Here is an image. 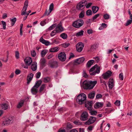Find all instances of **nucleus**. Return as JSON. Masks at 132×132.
Returning a JSON list of instances; mask_svg holds the SVG:
<instances>
[{"label": "nucleus", "mask_w": 132, "mask_h": 132, "mask_svg": "<svg viewBox=\"0 0 132 132\" xmlns=\"http://www.w3.org/2000/svg\"><path fill=\"white\" fill-rule=\"evenodd\" d=\"M100 72V67L96 64L91 68L89 70V73L90 75H95L98 74Z\"/></svg>", "instance_id": "f03ea898"}, {"label": "nucleus", "mask_w": 132, "mask_h": 132, "mask_svg": "<svg viewBox=\"0 0 132 132\" xmlns=\"http://www.w3.org/2000/svg\"><path fill=\"white\" fill-rule=\"evenodd\" d=\"M37 64L36 62H34L31 65V68L34 71L36 70L37 68Z\"/></svg>", "instance_id": "a211bd4d"}, {"label": "nucleus", "mask_w": 132, "mask_h": 132, "mask_svg": "<svg viewBox=\"0 0 132 132\" xmlns=\"http://www.w3.org/2000/svg\"><path fill=\"white\" fill-rule=\"evenodd\" d=\"M92 101H87V102H86L85 103V104H87V105H92Z\"/></svg>", "instance_id": "0e129e2a"}, {"label": "nucleus", "mask_w": 132, "mask_h": 132, "mask_svg": "<svg viewBox=\"0 0 132 132\" xmlns=\"http://www.w3.org/2000/svg\"><path fill=\"white\" fill-rule=\"evenodd\" d=\"M59 50V48L58 47H56L51 48L50 51L51 52H55L58 51Z\"/></svg>", "instance_id": "bb28decb"}, {"label": "nucleus", "mask_w": 132, "mask_h": 132, "mask_svg": "<svg viewBox=\"0 0 132 132\" xmlns=\"http://www.w3.org/2000/svg\"><path fill=\"white\" fill-rule=\"evenodd\" d=\"M102 97V95L99 94H97L96 96V97L97 99H99L100 98H101Z\"/></svg>", "instance_id": "69168bd1"}, {"label": "nucleus", "mask_w": 132, "mask_h": 132, "mask_svg": "<svg viewBox=\"0 0 132 132\" xmlns=\"http://www.w3.org/2000/svg\"><path fill=\"white\" fill-rule=\"evenodd\" d=\"M58 57L60 61L62 62L64 61L66 59L65 54L64 52H61L58 54Z\"/></svg>", "instance_id": "6e6552de"}, {"label": "nucleus", "mask_w": 132, "mask_h": 132, "mask_svg": "<svg viewBox=\"0 0 132 132\" xmlns=\"http://www.w3.org/2000/svg\"><path fill=\"white\" fill-rule=\"evenodd\" d=\"M94 61L93 60H90L87 63V66L88 67H90L94 62Z\"/></svg>", "instance_id": "cd10ccee"}, {"label": "nucleus", "mask_w": 132, "mask_h": 132, "mask_svg": "<svg viewBox=\"0 0 132 132\" xmlns=\"http://www.w3.org/2000/svg\"><path fill=\"white\" fill-rule=\"evenodd\" d=\"M93 31L91 29H89L87 30V32L89 34H92L93 33Z\"/></svg>", "instance_id": "5fc2aeb1"}, {"label": "nucleus", "mask_w": 132, "mask_h": 132, "mask_svg": "<svg viewBox=\"0 0 132 132\" xmlns=\"http://www.w3.org/2000/svg\"><path fill=\"white\" fill-rule=\"evenodd\" d=\"M60 36L63 39H65L67 37V34L65 33H62L60 35Z\"/></svg>", "instance_id": "c9c22d12"}, {"label": "nucleus", "mask_w": 132, "mask_h": 132, "mask_svg": "<svg viewBox=\"0 0 132 132\" xmlns=\"http://www.w3.org/2000/svg\"><path fill=\"white\" fill-rule=\"evenodd\" d=\"M92 12L90 10H88L86 11V14L87 15H92Z\"/></svg>", "instance_id": "ea45409f"}, {"label": "nucleus", "mask_w": 132, "mask_h": 132, "mask_svg": "<svg viewBox=\"0 0 132 132\" xmlns=\"http://www.w3.org/2000/svg\"><path fill=\"white\" fill-rule=\"evenodd\" d=\"M61 45L64 47L66 48L68 46L70 45V44L69 43H64L62 44Z\"/></svg>", "instance_id": "603ef678"}, {"label": "nucleus", "mask_w": 132, "mask_h": 132, "mask_svg": "<svg viewBox=\"0 0 132 132\" xmlns=\"http://www.w3.org/2000/svg\"><path fill=\"white\" fill-rule=\"evenodd\" d=\"M99 14H97L95 15L92 18V19H91V20L92 21H93L95 19H96L99 16Z\"/></svg>", "instance_id": "8fccbe9b"}, {"label": "nucleus", "mask_w": 132, "mask_h": 132, "mask_svg": "<svg viewBox=\"0 0 132 132\" xmlns=\"http://www.w3.org/2000/svg\"><path fill=\"white\" fill-rule=\"evenodd\" d=\"M56 26V25L55 24H53L48 28V29L50 30H52Z\"/></svg>", "instance_id": "864d4df0"}, {"label": "nucleus", "mask_w": 132, "mask_h": 132, "mask_svg": "<svg viewBox=\"0 0 132 132\" xmlns=\"http://www.w3.org/2000/svg\"><path fill=\"white\" fill-rule=\"evenodd\" d=\"M53 7L54 4L53 3H52L50 5L49 9V12L47 13V11H46L45 13V14H46L47 16L48 15L53 9Z\"/></svg>", "instance_id": "412c9836"}, {"label": "nucleus", "mask_w": 132, "mask_h": 132, "mask_svg": "<svg viewBox=\"0 0 132 132\" xmlns=\"http://www.w3.org/2000/svg\"><path fill=\"white\" fill-rule=\"evenodd\" d=\"M46 62V60L44 58L41 59L40 61V63L41 65L43 67H44L45 66V63Z\"/></svg>", "instance_id": "b1692460"}, {"label": "nucleus", "mask_w": 132, "mask_h": 132, "mask_svg": "<svg viewBox=\"0 0 132 132\" xmlns=\"http://www.w3.org/2000/svg\"><path fill=\"white\" fill-rule=\"evenodd\" d=\"M84 22L82 19H78L74 22L72 24L73 26L76 28H79L83 24Z\"/></svg>", "instance_id": "423d86ee"}, {"label": "nucleus", "mask_w": 132, "mask_h": 132, "mask_svg": "<svg viewBox=\"0 0 132 132\" xmlns=\"http://www.w3.org/2000/svg\"><path fill=\"white\" fill-rule=\"evenodd\" d=\"M97 83L96 81H88L85 80L83 82L82 85L84 89H92Z\"/></svg>", "instance_id": "f257e3e1"}, {"label": "nucleus", "mask_w": 132, "mask_h": 132, "mask_svg": "<svg viewBox=\"0 0 132 132\" xmlns=\"http://www.w3.org/2000/svg\"><path fill=\"white\" fill-rule=\"evenodd\" d=\"M84 5L82 4V3L80 2L77 5L76 8L79 10H81L84 8Z\"/></svg>", "instance_id": "6ab92c4d"}, {"label": "nucleus", "mask_w": 132, "mask_h": 132, "mask_svg": "<svg viewBox=\"0 0 132 132\" xmlns=\"http://www.w3.org/2000/svg\"><path fill=\"white\" fill-rule=\"evenodd\" d=\"M132 22V20H128L126 23V26H128V25L130 24Z\"/></svg>", "instance_id": "de8ad7c7"}, {"label": "nucleus", "mask_w": 132, "mask_h": 132, "mask_svg": "<svg viewBox=\"0 0 132 132\" xmlns=\"http://www.w3.org/2000/svg\"><path fill=\"white\" fill-rule=\"evenodd\" d=\"M93 58L97 62H98L100 61V59L98 56H95L93 57Z\"/></svg>", "instance_id": "6e6d98bb"}, {"label": "nucleus", "mask_w": 132, "mask_h": 132, "mask_svg": "<svg viewBox=\"0 0 132 132\" xmlns=\"http://www.w3.org/2000/svg\"><path fill=\"white\" fill-rule=\"evenodd\" d=\"M73 126L69 122H68L67 125V126L65 128V129L67 130L70 129L72 128Z\"/></svg>", "instance_id": "473e14b6"}, {"label": "nucleus", "mask_w": 132, "mask_h": 132, "mask_svg": "<svg viewBox=\"0 0 132 132\" xmlns=\"http://www.w3.org/2000/svg\"><path fill=\"white\" fill-rule=\"evenodd\" d=\"M56 33L57 32V31H56V30H53L52 31L50 34L51 36L52 37L54 36L56 34Z\"/></svg>", "instance_id": "c03bdc74"}, {"label": "nucleus", "mask_w": 132, "mask_h": 132, "mask_svg": "<svg viewBox=\"0 0 132 132\" xmlns=\"http://www.w3.org/2000/svg\"><path fill=\"white\" fill-rule=\"evenodd\" d=\"M76 46L77 51L80 52L82 50L84 46V44L81 42H79L76 45Z\"/></svg>", "instance_id": "1a4fd4ad"}, {"label": "nucleus", "mask_w": 132, "mask_h": 132, "mask_svg": "<svg viewBox=\"0 0 132 132\" xmlns=\"http://www.w3.org/2000/svg\"><path fill=\"white\" fill-rule=\"evenodd\" d=\"M119 78L121 80H123V77L122 73H121L119 75Z\"/></svg>", "instance_id": "052dcab7"}, {"label": "nucleus", "mask_w": 132, "mask_h": 132, "mask_svg": "<svg viewBox=\"0 0 132 132\" xmlns=\"http://www.w3.org/2000/svg\"><path fill=\"white\" fill-rule=\"evenodd\" d=\"M6 119L8 121V122L9 124L10 123H12L13 121V117H9L7 119Z\"/></svg>", "instance_id": "f704fd0d"}, {"label": "nucleus", "mask_w": 132, "mask_h": 132, "mask_svg": "<svg viewBox=\"0 0 132 132\" xmlns=\"http://www.w3.org/2000/svg\"><path fill=\"white\" fill-rule=\"evenodd\" d=\"M48 52V50L46 49H44L41 52V55L42 57H43L45 56L46 54Z\"/></svg>", "instance_id": "c756f323"}, {"label": "nucleus", "mask_w": 132, "mask_h": 132, "mask_svg": "<svg viewBox=\"0 0 132 132\" xmlns=\"http://www.w3.org/2000/svg\"><path fill=\"white\" fill-rule=\"evenodd\" d=\"M27 9L23 8L21 11V15H25L26 14V11Z\"/></svg>", "instance_id": "37998d69"}, {"label": "nucleus", "mask_w": 132, "mask_h": 132, "mask_svg": "<svg viewBox=\"0 0 132 132\" xmlns=\"http://www.w3.org/2000/svg\"><path fill=\"white\" fill-rule=\"evenodd\" d=\"M24 102L23 100H21L17 105V107L18 108H20L23 105Z\"/></svg>", "instance_id": "393cba45"}, {"label": "nucleus", "mask_w": 132, "mask_h": 132, "mask_svg": "<svg viewBox=\"0 0 132 132\" xmlns=\"http://www.w3.org/2000/svg\"><path fill=\"white\" fill-rule=\"evenodd\" d=\"M15 56L16 59H18L19 58V53L17 51L15 52Z\"/></svg>", "instance_id": "680f3d73"}, {"label": "nucleus", "mask_w": 132, "mask_h": 132, "mask_svg": "<svg viewBox=\"0 0 132 132\" xmlns=\"http://www.w3.org/2000/svg\"><path fill=\"white\" fill-rule=\"evenodd\" d=\"M8 104L7 103H3L1 106L2 109L6 110L8 108Z\"/></svg>", "instance_id": "a878e982"}, {"label": "nucleus", "mask_w": 132, "mask_h": 132, "mask_svg": "<svg viewBox=\"0 0 132 132\" xmlns=\"http://www.w3.org/2000/svg\"><path fill=\"white\" fill-rule=\"evenodd\" d=\"M113 79L110 78L109 82V86L111 89H112L113 86Z\"/></svg>", "instance_id": "f3484780"}, {"label": "nucleus", "mask_w": 132, "mask_h": 132, "mask_svg": "<svg viewBox=\"0 0 132 132\" xmlns=\"http://www.w3.org/2000/svg\"><path fill=\"white\" fill-rule=\"evenodd\" d=\"M73 123L76 125H79L81 124V123L79 121H75L73 122Z\"/></svg>", "instance_id": "13d9d810"}, {"label": "nucleus", "mask_w": 132, "mask_h": 132, "mask_svg": "<svg viewBox=\"0 0 132 132\" xmlns=\"http://www.w3.org/2000/svg\"><path fill=\"white\" fill-rule=\"evenodd\" d=\"M9 124V123L8 122V121L6 120L5 119V120L2 123V126H7Z\"/></svg>", "instance_id": "72a5a7b5"}, {"label": "nucleus", "mask_w": 132, "mask_h": 132, "mask_svg": "<svg viewBox=\"0 0 132 132\" xmlns=\"http://www.w3.org/2000/svg\"><path fill=\"white\" fill-rule=\"evenodd\" d=\"M84 13L85 12L84 11H82L79 14V18H82L84 16Z\"/></svg>", "instance_id": "58836bf2"}, {"label": "nucleus", "mask_w": 132, "mask_h": 132, "mask_svg": "<svg viewBox=\"0 0 132 132\" xmlns=\"http://www.w3.org/2000/svg\"><path fill=\"white\" fill-rule=\"evenodd\" d=\"M45 87V84H42L40 87L39 92V93H41L44 89Z\"/></svg>", "instance_id": "7c9ffc66"}, {"label": "nucleus", "mask_w": 132, "mask_h": 132, "mask_svg": "<svg viewBox=\"0 0 132 132\" xmlns=\"http://www.w3.org/2000/svg\"><path fill=\"white\" fill-rule=\"evenodd\" d=\"M40 41L43 44H45L46 46H48L53 44L54 43L58 44L59 43V41L57 39H54L52 43H50L48 41L43 39V37H42L40 39Z\"/></svg>", "instance_id": "39448f33"}, {"label": "nucleus", "mask_w": 132, "mask_h": 132, "mask_svg": "<svg viewBox=\"0 0 132 132\" xmlns=\"http://www.w3.org/2000/svg\"><path fill=\"white\" fill-rule=\"evenodd\" d=\"M86 96L84 93L79 95L77 97L76 101L78 103L81 105L84 103L86 100Z\"/></svg>", "instance_id": "7ed1b4c3"}, {"label": "nucleus", "mask_w": 132, "mask_h": 132, "mask_svg": "<svg viewBox=\"0 0 132 132\" xmlns=\"http://www.w3.org/2000/svg\"><path fill=\"white\" fill-rule=\"evenodd\" d=\"M89 113L91 115H95L96 114L97 112L95 111H92L91 110L90 111Z\"/></svg>", "instance_id": "49530a36"}, {"label": "nucleus", "mask_w": 132, "mask_h": 132, "mask_svg": "<svg viewBox=\"0 0 132 132\" xmlns=\"http://www.w3.org/2000/svg\"><path fill=\"white\" fill-rule=\"evenodd\" d=\"M16 21V19L15 18H14L12 19H11L10 21L11 22V26H13L14 23H15Z\"/></svg>", "instance_id": "e433bc0d"}, {"label": "nucleus", "mask_w": 132, "mask_h": 132, "mask_svg": "<svg viewBox=\"0 0 132 132\" xmlns=\"http://www.w3.org/2000/svg\"><path fill=\"white\" fill-rule=\"evenodd\" d=\"M103 17L106 20L110 18V15L108 14H106L104 15Z\"/></svg>", "instance_id": "09e8293b"}, {"label": "nucleus", "mask_w": 132, "mask_h": 132, "mask_svg": "<svg viewBox=\"0 0 132 132\" xmlns=\"http://www.w3.org/2000/svg\"><path fill=\"white\" fill-rule=\"evenodd\" d=\"M46 19H45L44 20L41 21L40 23V24L42 26H44L47 23L46 22Z\"/></svg>", "instance_id": "a18cd8bd"}, {"label": "nucleus", "mask_w": 132, "mask_h": 132, "mask_svg": "<svg viewBox=\"0 0 132 132\" xmlns=\"http://www.w3.org/2000/svg\"><path fill=\"white\" fill-rule=\"evenodd\" d=\"M103 104L101 102H97L95 104L94 107L95 108L97 109L102 107Z\"/></svg>", "instance_id": "dca6fc26"}, {"label": "nucleus", "mask_w": 132, "mask_h": 132, "mask_svg": "<svg viewBox=\"0 0 132 132\" xmlns=\"http://www.w3.org/2000/svg\"><path fill=\"white\" fill-rule=\"evenodd\" d=\"M28 1L27 0L25 2L24 6L23 7V8L25 9H27V8L28 7Z\"/></svg>", "instance_id": "79ce46f5"}, {"label": "nucleus", "mask_w": 132, "mask_h": 132, "mask_svg": "<svg viewBox=\"0 0 132 132\" xmlns=\"http://www.w3.org/2000/svg\"><path fill=\"white\" fill-rule=\"evenodd\" d=\"M2 22L3 26V29H6V23L5 22L2 21Z\"/></svg>", "instance_id": "bf43d9fd"}, {"label": "nucleus", "mask_w": 132, "mask_h": 132, "mask_svg": "<svg viewBox=\"0 0 132 132\" xmlns=\"http://www.w3.org/2000/svg\"><path fill=\"white\" fill-rule=\"evenodd\" d=\"M50 80V78L48 77H46L44 78L43 81L45 83L47 82Z\"/></svg>", "instance_id": "4c0bfd02"}, {"label": "nucleus", "mask_w": 132, "mask_h": 132, "mask_svg": "<svg viewBox=\"0 0 132 132\" xmlns=\"http://www.w3.org/2000/svg\"><path fill=\"white\" fill-rule=\"evenodd\" d=\"M98 45L97 44H95L91 45L90 49V51H94L97 48Z\"/></svg>", "instance_id": "4be33fe9"}, {"label": "nucleus", "mask_w": 132, "mask_h": 132, "mask_svg": "<svg viewBox=\"0 0 132 132\" xmlns=\"http://www.w3.org/2000/svg\"><path fill=\"white\" fill-rule=\"evenodd\" d=\"M95 94V92L93 91L90 93L88 95V97L90 99H92L94 97Z\"/></svg>", "instance_id": "5701e85b"}, {"label": "nucleus", "mask_w": 132, "mask_h": 132, "mask_svg": "<svg viewBox=\"0 0 132 132\" xmlns=\"http://www.w3.org/2000/svg\"><path fill=\"white\" fill-rule=\"evenodd\" d=\"M88 118V114L87 112L85 111L82 113L80 117V119L82 121H85Z\"/></svg>", "instance_id": "9d476101"}, {"label": "nucleus", "mask_w": 132, "mask_h": 132, "mask_svg": "<svg viewBox=\"0 0 132 132\" xmlns=\"http://www.w3.org/2000/svg\"><path fill=\"white\" fill-rule=\"evenodd\" d=\"M24 61L27 65H29L32 63V60L31 57H27L25 58Z\"/></svg>", "instance_id": "4468645a"}, {"label": "nucleus", "mask_w": 132, "mask_h": 132, "mask_svg": "<svg viewBox=\"0 0 132 132\" xmlns=\"http://www.w3.org/2000/svg\"><path fill=\"white\" fill-rule=\"evenodd\" d=\"M84 31L83 30H81L77 33L76 36L77 37L82 36H83Z\"/></svg>", "instance_id": "2f4dec72"}, {"label": "nucleus", "mask_w": 132, "mask_h": 132, "mask_svg": "<svg viewBox=\"0 0 132 132\" xmlns=\"http://www.w3.org/2000/svg\"><path fill=\"white\" fill-rule=\"evenodd\" d=\"M8 55H7V58L6 59H5L4 58H3L1 60H2L4 62H6L8 61Z\"/></svg>", "instance_id": "774afa93"}, {"label": "nucleus", "mask_w": 132, "mask_h": 132, "mask_svg": "<svg viewBox=\"0 0 132 132\" xmlns=\"http://www.w3.org/2000/svg\"><path fill=\"white\" fill-rule=\"evenodd\" d=\"M42 83V81L39 80L37 81L35 83L34 86L31 89V91L32 93L34 95H36L38 92L37 88L39 87Z\"/></svg>", "instance_id": "20e7f679"}, {"label": "nucleus", "mask_w": 132, "mask_h": 132, "mask_svg": "<svg viewBox=\"0 0 132 132\" xmlns=\"http://www.w3.org/2000/svg\"><path fill=\"white\" fill-rule=\"evenodd\" d=\"M85 58L84 57H81L76 59L75 62L78 64H80L82 63L85 60Z\"/></svg>", "instance_id": "aec40b11"}, {"label": "nucleus", "mask_w": 132, "mask_h": 132, "mask_svg": "<svg viewBox=\"0 0 132 132\" xmlns=\"http://www.w3.org/2000/svg\"><path fill=\"white\" fill-rule=\"evenodd\" d=\"M92 105H87V104H85V107L86 108H87L88 109L89 111L92 110Z\"/></svg>", "instance_id": "a19ab883"}, {"label": "nucleus", "mask_w": 132, "mask_h": 132, "mask_svg": "<svg viewBox=\"0 0 132 132\" xmlns=\"http://www.w3.org/2000/svg\"><path fill=\"white\" fill-rule=\"evenodd\" d=\"M96 118L95 117L91 116L90 117L88 121L85 123V124L89 125L92 124L95 121Z\"/></svg>", "instance_id": "f8f14e48"}, {"label": "nucleus", "mask_w": 132, "mask_h": 132, "mask_svg": "<svg viewBox=\"0 0 132 132\" xmlns=\"http://www.w3.org/2000/svg\"><path fill=\"white\" fill-rule=\"evenodd\" d=\"M31 56L33 57H35L36 55V53L35 51L33 50V51H32L31 52Z\"/></svg>", "instance_id": "4d7b16f0"}, {"label": "nucleus", "mask_w": 132, "mask_h": 132, "mask_svg": "<svg viewBox=\"0 0 132 132\" xmlns=\"http://www.w3.org/2000/svg\"><path fill=\"white\" fill-rule=\"evenodd\" d=\"M20 72H21L20 70H19L18 69H16L15 71V73L16 75H18V74H19L20 73Z\"/></svg>", "instance_id": "338daca9"}, {"label": "nucleus", "mask_w": 132, "mask_h": 132, "mask_svg": "<svg viewBox=\"0 0 132 132\" xmlns=\"http://www.w3.org/2000/svg\"><path fill=\"white\" fill-rule=\"evenodd\" d=\"M92 9L93 13L95 14L97 12L99 8L97 6H93L92 7Z\"/></svg>", "instance_id": "c85d7f7f"}, {"label": "nucleus", "mask_w": 132, "mask_h": 132, "mask_svg": "<svg viewBox=\"0 0 132 132\" xmlns=\"http://www.w3.org/2000/svg\"><path fill=\"white\" fill-rule=\"evenodd\" d=\"M48 66L52 68H55L58 67V63L57 61L53 60H50L48 62Z\"/></svg>", "instance_id": "0eeeda50"}, {"label": "nucleus", "mask_w": 132, "mask_h": 132, "mask_svg": "<svg viewBox=\"0 0 132 132\" xmlns=\"http://www.w3.org/2000/svg\"><path fill=\"white\" fill-rule=\"evenodd\" d=\"M34 76L32 73H30L29 74L27 77V84H29L31 80Z\"/></svg>", "instance_id": "2eb2a0df"}, {"label": "nucleus", "mask_w": 132, "mask_h": 132, "mask_svg": "<svg viewBox=\"0 0 132 132\" xmlns=\"http://www.w3.org/2000/svg\"><path fill=\"white\" fill-rule=\"evenodd\" d=\"M117 106H119L120 104V102L119 100H116L114 103Z\"/></svg>", "instance_id": "3c124183"}, {"label": "nucleus", "mask_w": 132, "mask_h": 132, "mask_svg": "<svg viewBox=\"0 0 132 132\" xmlns=\"http://www.w3.org/2000/svg\"><path fill=\"white\" fill-rule=\"evenodd\" d=\"M55 30L58 33H60L63 31V28L61 24L60 23L57 25L56 27Z\"/></svg>", "instance_id": "ddd939ff"}, {"label": "nucleus", "mask_w": 132, "mask_h": 132, "mask_svg": "<svg viewBox=\"0 0 132 132\" xmlns=\"http://www.w3.org/2000/svg\"><path fill=\"white\" fill-rule=\"evenodd\" d=\"M112 72L110 71H108L105 73L103 74L102 76L103 78L105 79H107L111 76Z\"/></svg>", "instance_id": "9b49d317"}, {"label": "nucleus", "mask_w": 132, "mask_h": 132, "mask_svg": "<svg viewBox=\"0 0 132 132\" xmlns=\"http://www.w3.org/2000/svg\"><path fill=\"white\" fill-rule=\"evenodd\" d=\"M41 75L40 72H38L36 74V77L37 78H39Z\"/></svg>", "instance_id": "e2e57ef3"}]
</instances>
